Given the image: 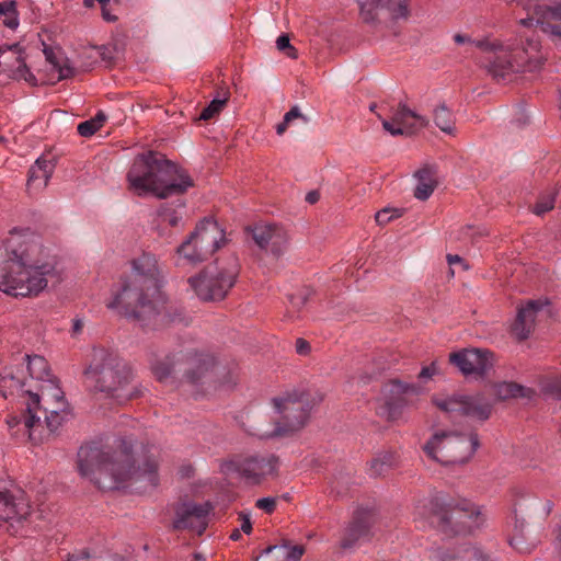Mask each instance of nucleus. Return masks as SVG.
<instances>
[{
    "label": "nucleus",
    "instance_id": "nucleus-1",
    "mask_svg": "<svg viewBox=\"0 0 561 561\" xmlns=\"http://www.w3.org/2000/svg\"><path fill=\"white\" fill-rule=\"evenodd\" d=\"M130 265L131 274L122 277L118 287L112 289L106 307L119 310L145 328L160 329L183 322V309L162 291L164 273L157 255L144 251Z\"/></svg>",
    "mask_w": 561,
    "mask_h": 561
},
{
    "label": "nucleus",
    "instance_id": "nucleus-2",
    "mask_svg": "<svg viewBox=\"0 0 561 561\" xmlns=\"http://www.w3.org/2000/svg\"><path fill=\"white\" fill-rule=\"evenodd\" d=\"M153 446L121 439L116 449L88 444L78 451V470L101 490H115L126 484L147 491L159 483Z\"/></svg>",
    "mask_w": 561,
    "mask_h": 561
},
{
    "label": "nucleus",
    "instance_id": "nucleus-3",
    "mask_svg": "<svg viewBox=\"0 0 561 561\" xmlns=\"http://www.w3.org/2000/svg\"><path fill=\"white\" fill-rule=\"evenodd\" d=\"M454 41L457 44L470 43L479 48L485 55L484 67L497 82L511 80L515 73L537 71L545 60L539 39L534 33L506 42L491 38L473 41L466 35L456 34Z\"/></svg>",
    "mask_w": 561,
    "mask_h": 561
},
{
    "label": "nucleus",
    "instance_id": "nucleus-4",
    "mask_svg": "<svg viewBox=\"0 0 561 561\" xmlns=\"http://www.w3.org/2000/svg\"><path fill=\"white\" fill-rule=\"evenodd\" d=\"M42 245L24 240L10 249V257L0 265V290L14 296H36L53 278L58 280L54 264L42 262Z\"/></svg>",
    "mask_w": 561,
    "mask_h": 561
},
{
    "label": "nucleus",
    "instance_id": "nucleus-5",
    "mask_svg": "<svg viewBox=\"0 0 561 561\" xmlns=\"http://www.w3.org/2000/svg\"><path fill=\"white\" fill-rule=\"evenodd\" d=\"M127 180L138 195L151 193L159 198L183 194L194 185L186 171L153 151L135 159Z\"/></svg>",
    "mask_w": 561,
    "mask_h": 561
},
{
    "label": "nucleus",
    "instance_id": "nucleus-6",
    "mask_svg": "<svg viewBox=\"0 0 561 561\" xmlns=\"http://www.w3.org/2000/svg\"><path fill=\"white\" fill-rule=\"evenodd\" d=\"M83 375L88 390L101 393L104 398L128 401L138 396L137 392L127 393V388L134 379L130 365L107 350L93 351L92 359Z\"/></svg>",
    "mask_w": 561,
    "mask_h": 561
},
{
    "label": "nucleus",
    "instance_id": "nucleus-7",
    "mask_svg": "<svg viewBox=\"0 0 561 561\" xmlns=\"http://www.w3.org/2000/svg\"><path fill=\"white\" fill-rule=\"evenodd\" d=\"M30 401L26 413L23 415L24 426L28 430V437L34 444H39L51 436L62 424L67 412L65 411L64 394L58 387H49V391H26Z\"/></svg>",
    "mask_w": 561,
    "mask_h": 561
},
{
    "label": "nucleus",
    "instance_id": "nucleus-8",
    "mask_svg": "<svg viewBox=\"0 0 561 561\" xmlns=\"http://www.w3.org/2000/svg\"><path fill=\"white\" fill-rule=\"evenodd\" d=\"M239 274V261L234 254L207 265L198 275L188 278V284L203 301L222 300L233 287Z\"/></svg>",
    "mask_w": 561,
    "mask_h": 561
},
{
    "label": "nucleus",
    "instance_id": "nucleus-9",
    "mask_svg": "<svg viewBox=\"0 0 561 561\" xmlns=\"http://www.w3.org/2000/svg\"><path fill=\"white\" fill-rule=\"evenodd\" d=\"M178 366L183 367V378L186 382L197 385L209 375L215 366V358L209 354L190 351L173 353L164 357L154 356L150 360L151 371L159 381L171 377Z\"/></svg>",
    "mask_w": 561,
    "mask_h": 561
},
{
    "label": "nucleus",
    "instance_id": "nucleus-10",
    "mask_svg": "<svg viewBox=\"0 0 561 561\" xmlns=\"http://www.w3.org/2000/svg\"><path fill=\"white\" fill-rule=\"evenodd\" d=\"M431 524L446 536H465L482 524L479 508L467 501L458 504H443L435 499L431 501Z\"/></svg>",
    "mask_w": 561,
    "mask_h": 561
},
{
    "label": "nucleus",
    "instance_id": "nucleus-11",
    "mask_svg": "<svg viewBox=\"0 0 561 561\" xmlns=\"http://www.w3.org/2000/svg\"><path fill=\"white\" fill-rule=\"evenodd\" d=\"M478 447V435L473 432L467 435L457 432H439L426 442L423 449L433 460L444 466H451L466 463Z\"/></svg>",
    "mask_w": 561,
    "mask_h": 561
},
{
    "label": "nucleus",
    "instance_id": "nucleus-12",
    "mask_svg": "<svg viewBox=\"0 0 561 561\" xmlns=\"http://www.w3.org/2000/svg\"><path fill=\"white\" fill-rule=\"evenodd\" d=\"M272 403L278 417L274 421L273 430L256 434L260 438L289 435L306 425L311 407L305 393L276 397L272 399Z\"/></svg>",
    "mask_w": 561,
    "mask_h": 561
},
{
    "label": "nucleus",
    "instance_id": "nucleus-13",
    "mask_svg": "<svg viewBox=\"0 0 561 561\" xmlns=\"http://www.w3.org/2000/svg\"><path fill=\"white\" fill-rule=\"evenodd\" d=\"M226 242L225 232L218 222L210 218L203 219L178 248L180 259L190 264L207 260Z\"/></svg>",
    "mask_w": 561,
    "mask_h": 561
},
{
    "label": "nucleus",
    "instance_id": "nucleus-14",
    "mask_svg": "<svg viewBox=\"0 0 561 561\" xmlns=\"http://www.w3.org/2000/svg\"><path fill=\"white\" fill-rule=\"evenodd\" d=\"M518 4L529 12L533 11L535 16L519 20V24L527 30L518 34L515 38H519L524 34L534 33L541 44L538 34L531 30L534 25L540 26L543 33L552 37L561 38V0H518ZM540 48L542 47L540 46ZM541 51L545 59H547L543 49H541ZM545 62H542V65Z\"/></svg>",
    "mask_w": 561,
    "mask_h": 561
},
{
    "label": "nucleus",
    "instance_id": "nucleus-15",
    "mask_svg": "<svg viewBox=\"0 0 561 561\" xmlns=\"http://www.w3.org/2000/svg\"><path fill=\"white\" fill-rule=\"evenodd\" d=\"M434 404L448 414H458L486 421L492 413L493 403L484 393L453 394L446 398H434Z\"/></svg>",
    "mask_w": 561,
    "mask_h": 561
},
{
    "label": "nucleus",
    "instance_id": "nucleus-16",
    "mask_svg": "<svg viewBox=\"0 0 561 561\" xmlns=\"http://www.w3.org/2000/svg\"><path fill=\"white\" fill-rule=\"evenodd\" d=\"M420 390V387L414 383H404L398 379L389 380L382 386V404L378 413L388 421L398 420L403 408L409 403L408 397L417 396Z\"/></svg>",
    "mask_w": 561,
    "mask_h": 561
},
{
    "label": "nucleus",
    "instance_id": "nucleus-17",
    "mask_svg": "<svg viewBox=\"0 0 561 561\" xmlns=\"http://www.w3.org/2000/svg\"><path fill=\"white\" fill-rule=\"evenodd\" d=\"M245 230L261 250L276 259L280 257L288 249L289 236L280 225L260 222L253 227H247Z\"/></svg>",
    "mask_w": 561,
    "mask_h": 561
},
{
    "label": "nucleus",
    "instance_id": "nucleus-18",
    "mask_svg": "<svg viewBox=\"0 0 561 561\" xmlns=\"http://www.w3.org/2000/svg\"><path fill=\"white\" fill-rule=\"evenodd\" d=\"M449 362L465 376L483 377L493 366V353L486 348H462L450 353Z\"/></svg>",
    "mask_w": 561,
    "mask_h": 561
},
{
    "label": "nucleus",
    "instance_id": "nucleus-19",
    "mask_svg": "<svg viewBox=\"0 0 561 561\" xmlns=\"http://www.w3.org/2000/svg\"><path fill=\"white\" fill-rule=\"evenodd\" d=\"M214 506L209 503L187 502L179 505L175 510V518L172 523L174 530L188 529L202 535L208 526V515Z\"/></svg>",
    "mask_w": 561,
    "mask_h": 561
},
{
    "label": "nucleus",
    "instance_id": "nucleus-20",
    "mask_svg": "<svg viewBox=\"0 0 561 561\" xmlns=\"http://www.w3.org/2000/svg\"><path fill=\"white\" fill-rule=\"evenodd\" d=\"M408 2L409 0H367L360 5V15L366 23H375L380 16L407 19L410 15Z\"/></svg>",
    "mask_w": 561,
    "mask_h": 561
},
{
    "label": "nucleus",
    "instance_id": "nucleus-21",
    "mask_svg": "<svg viewBox=\"0 0 561 561\" xmlns=\"http://www.w3.org/2000/svg\"><path fill=\"white\" fill-rule=\"evenodd\" d=\"M382 127L392 136L411 135L416 129L428 126L430 121L400 103L391 121L382 119Z\"/></svg>",
    "mask_w": 561,
    "mask_h": 561
},
{
    "label": "nucleus",
    "instance_id": "nucleus-22",
    "mask_svg": "<svg viewBox=\"0 0 561 561\" xmlns=\"http://www.w3.org/2000/svg\"><path fill=\"white\" fill-rule=\"evenodd\" d=\"M376 523V513L371 508H358L352 522L345 528L340 546L343 549L353 548L359 539L369 535Z\"/></svg>",
    "mask_w": 561,
    "mask_h": 561
},
{
    "label": "nucleus",
    "instance_id": "nucleus-23",
    "mask_svg": "<svg viewBox=\"0 0 561 561\" xmlns=\"http://www.w3.org/2000/svg\"><path fill=\"white\" fill-rule=\"evenodd\" d=\"M276 468L275 456H253L239 461L236 470L245 480L259 484L265 477L273 474Z\"/></svg>",
    "mask_w": 561,
    "mask_h": 561
},
{
    "label": "nucleus",
    "instance_id": "nucleus-24",
    "mask_svg": "<svg viewBox=\"0 0 561 561\" xmlns=\"http://www.w3.org/2000/svg\"><path fill=\"white\" fill-rule=\"evenodd\" d=\"M547 305V300L536 299L528 300L518 308L515 322L512 327V332L518 340L523 341L528 339L535 328L539 312H541Z\"/></svg>",
    "mask_w": 561,
    "mask_h": 561
},
{
    "label": "nucleus",
    "instance_id": "nucleus-25",
    "mask_svg": "<svg viewBox=\"0 0 561 561\" xmlns=\"http://www.w3.org/2000/svg\"><path fill=\"white\" fill-rule=\"evenodd\" d=\"M8 50L12 53L13 60L3 61V72L8 75L10 79L23 80L30 85L34 87L37 84V79L30 70L25 62V50L20 43H14L8 46Z\"/></svg>",
    "mask_w": 561,
    "mask_h": 561
},
{
    "label": "nucleus",
    "instance_id": "nucleus-26",
    "mask_svg": "<svg viewBox=\"0 0 561 561\" xmlns=\"http://www.w3.org/2000/svg\"><path fill=\"white\" fill-rule=\"evenodd\" d=\"M515 522L510 545L520 553H530L538 545L539 538L531 530L527 529L525 518L519 515L517 508L514 511Z\"/></svg>",
    "mask_w": 561,
    "mask_h": 561
},
{
    "label": "nucleus",
    "instance_id": "nucleus-27",
    "mask_svg": "<svg viewBox=\"0 0 561 561\" xmlns=\"http://www.w3.org/2000/svg\"><path fill=\"white\" fill-rule=\"evenodd\" d=\"M54 169L55 164L51 160L44 157L38 158L28 171V188L42 190L46 187Z\"/></svg>",
    "mask_w": 561,
    "mask_h": 561
},
{
    "label": "nucleus",
    "instance_id": "nucleus-28",
    "mask_svg": "<svg viewBox=\"0 0 561 561\" xmlns=\"http://www.w3.org/2000/svg\"><path fill=\"white\" fill-rule=\"evenodd\" d=\"M414 176L417 180L414 197L419 201L428 199L437 186L436 169L432 165H425L417 170Z\"/></svg>",
    "mask_w": 561,
    "mask_h": 561
},
{
    "label": "nucleus",
    "instance_id": "nucleus-29",
    "mask_svg": "<svg viewBox=\"0 0 561 561\" xmlns=\"http://www.w3.org/2000/svg\"><path fill=\"white\" fill-rule=\"evenodd\" d=\"M456 558L462 561H486L489 557L479 548L472 546L463 547L457 556L450 554L442 548H437L431 553V559L434 561H454Z\"/></svg>",
    "mask_w": 561,
    "mask_h": 561
},
{
    "label": "nucleus",
    "instance_id": "nucleus-30",
    "mask_svg": "<svg viewBox=\"0 0 561 561\" xmlns=\"http://www.w3.org/2000/svg\"><path fill=\"white\" fill-rule=\"evenodd\" d=\"M0 525L4 522L21 519L26 511L16 502L15 496L8 490L0 491Z\"/></svg>",
    "mask_w": 561,
    "mask_h": 561
},
{
    "label": "nucleus",
    "instance_id": "nucleus-31",
    "mask_svg": "<svg viewBox=\"0 0 561 561\" xmlns=\"http://www.w3.org/2000/svg\"><path fill=\"white\" fill-rule=\"evenodd\" d=\"M44 55L46 60L54 67L58 72V80L69 79L75 76L76 70L71 66L68 58L64 57L61 53H55L51 47L45 46Z\"/></svg>",
    "mask_w": 561,
    "mask_h": 561
},
{
    "label": "nucleus",
    "instance_id": "nucleus-32",
    "mask_svg": "<svg viewBox=\"0 0 561 561\" xmlns=\"http://www.w3.org/2000/svg\"><path fill=\"white\" fill-rule=\"evenodd\" d=\"M44 55L46 60L54 67L58 72V80L69 79L75 76L76 70L71 66L68 58L64 57L61 53H55L51 47L45 46Z\"/></svg>",
    "mask_w": 561,
    "mask_h": 561
},
{
    "label": "nucleus",
    "instance_id": "nucleus-33",
    "mask_svg": "<svg viewBox=\"0 0 561 561\" xmlns=\"http://www.w3.org/2000/svg\"><path fill=\"white\" fill-rule=\"evenodd\" d=\"M398 462V457L393 451H381L370 461L368 472L371 477H380L389 472Z\"/></svg>",
    "mask_w": 561,
    "mask_h": 561
},
{
    "label": "nucleus",
    "instance_id": "nucleus-34",
    "mask_svg": "<svg viewBox=\"0 0 561 561\" xmlns=\"http://www.w3.org/2000/svg\"><path fill=\"white\" fill-rule=\"evenodd\" d=\"M530 390L513 381H503L493 386V393L499 400L524 398L529 396Z\"/></svg>",
    "mask_w": 561,
    "mask_h": 561
},
{
    "label": "nucleus",
    "instance_id": "nucleus-35",
    "mask_svg": "<svg viewBox=\"0 0 561 561\" xmlns=\"http://www.w3.org/2000/svg\"><path fill=\"white\" fill-rule=\"evenodd\" d=\"M433 118L435 125L446 134H454L455 131V117L453 112L446 106V104L438 105L433 112Z\"/></svg>",
    "mask_w": 561,
    "mask_h": 561
},
{
    "label": "nucleus",
    "instance_id": "nucleus-36",
    "mask_svg": "<svg viewBox=\"0 0 561 561\" xmlns=\"http://www.w3.org/2000/svg\"><path fill=\"white\" fill-rule=\"evenodd\" d=\"M24 359L26 362V368L31 378L43 380L48 376V363L43 356L25 355Z\"/></svg>",
    "mask_w": 561,
    "mask_h": 561
},
{
    "label": "nucleus",
    "instance_id": "nucleus-37",
    "mask_svg": "<svg viewBox=\"0 0 561 561\" xmlns=\"http://www.w3.org/2000/svg\"><path fill=\"white\" fill-rule=\"evenodd\" d=\"M283 550V560L282 561H300L301 557L305 553V546L302 545H295L290 546L288 541H285L280 546H268L263 553L268 554L273 550ZM259 559L256 558L255 561Z\"/></svg>",
    "mask_w": 561,
    "mask_h": 561
},
{
    "label": "nucleus",
    "instance_id": "nucleus-38",
    "mask_svg": "<svg viewBox=\"0 0 561 561\" xmlns=\"http://www.w3.org/2000/svg\"><path fill=\"white\" fill-rule=\"evenodd\" d=\"M229 91L222 90L199 114V119L208 121L219 114L229 100Z\"/></svg>",
    "mask_w": 561,
    "mask_h": 561
},
{
    "label": "nucleus",
    "instance_id": "nucleus-39",
    "mask_svg": "<svg viewBox=\"0 0 561 561\" xmlns=\"http://www.w3.org/2000/svg\"><path fill=\"white\" fill-rule=\"evenodd\" d=\"M25 386V380L19 375H14L12 373H5L0 377V389L3 393V397H7L5 389L10 390V393L13 394L14 390L23 391ZM27 390H24L25 393Z\"/></svg>",
    "mask_w": 561,
    "mask_h": 561
},
{
    "label": "nucleus",
    "instance_id": "nucleus-40",
    "mask_svg": "<svg viewBox=\"0 0 561 561\" xmlns=\"http://www.w3.org/2000/svg\"><path fill=\"white\" fill-rule=\"evenodd\" d=\"M158 218L161 224H168L172 227H175L179 225V222L182 219V216L176 213L175 209L168 205H162L158 209Z\"/></svg>",
    "mask_w": 561,
    "mask_h": 561
},
{
    "label": "nucleus",
    "instance_id": "nucleus-41",
    "mask_svg": "<svg viewBox=\"0 0 561 561\" xmlns=\"http://www.w3.org/2000/svg\"><path fill=\"white\" fill-rule=\"evenodd\" d=\"M554 206V194L541 197L534 206V213L538 216L551 210Z\"/></svg>",
    "mask_w": 561,
    "mask_h": 561
},
{
    "label": "nucleus",
    "instance_id": "nucleus-42",
    "mask_svg": "<svg viewBox=\"0 0 561 561\" xmlns=\"http://www.w3.org/2000/svg\"><path fill=\"white\" fill-rule=\"evenodd\" d=\"M276 46L279 51L285 53L289 58H297V49L290 45L288 35L283 34L278 36Z\"/></svg>",
    "mask_w": 561,
    "mask_h": 561
},
{
    "label": "nucleus",
    "instance_id": "nucleus-43",
    "mask_svg": "<svg viewBox=\"0 0 561 561\" xmlns=\"http://www.w3.org/2000/svg\"><path fill=\"white\" fill-rule=\"evenodd\" d=\"M400 216L401 213L399 209L383 208L376 213L375 219L378 225L383 226L390 222L393 218H398Z\"/></svg>",
    "mask_w": 561,
    "mask_h": 561
},
{
    "label": "nucleus",
    "instance_id": "nucleus-44",
    "mask_svg": "<svg viewBox=\"0 0 561 561\" xmlns=\"http://www.w3.org/2000/svg\"><path fill=\"white\" fill-rule=\"evenodd\" d=\"M309 290L308 289H304V290H300L296 294H293V295H289V301H290V305L294 307V308H297V309H300L302 308L308 298H309Z\"/></svg>",
    "mask_w": 561,
    "mask_h": 561
},
{
    "label": "nucleus",
    "instance_id": "nucleus-45",
    "mask_svg": "<svg viewBox=\"0 0 561 561\" xmlns=\"http://www.w3.org/2000/svg\"><path fill=\"white\" fill-rule=\"evenodd\" d=\"M277 499L276 497H262L256 500L255 506L266 514H272L276 510Z\"/></svg>",
    "mask_w": 561,
    "mask_h": 561
},
{
    "label": "nucleus",
    "instance_id": "nucleus-46",
    "mask_svg": "<svg viewBox=\"0 0 561 561\" xmlns=\"http://www.w3.org/2000/svg\"><path fill=\"white\" fill-rule=\"evenodd\" d=\"M351 480L350 474H343L340 473L339 476L334 477V479L331 482L332 491H335L336 494L342 495L345 492L344 484H347V482Z\"/></svg>",
    "mask_w": 561,
    "mask_h": 561
},
{
    "label": "nucleus",
    "instance_id": "nucleus-47",
    "mask_svg": "<svg viewBox=\"0 0 561 561\" xmlns=\"http://www.w3.org/2000/svg\"><path fill=\"white\" fill-rule=\"evenodd\" d=\"M78 134L82 137H90L94 135L99 128L95 126V123L91 119L84 121L78 125Z\"/></svg>",
    "mask_w": 561,
    "mask_h": 561
},
{
    "label": "nucleus",
    "instance_id": "nucleus-48",
    "mask_svg": "<svg viewBox=\"0 0 561 561\" xmlns=\"http://www.w3.org/2000/svg\"><path fill=\"white\" fill-rule=\"evenodd\" d=\"M238 519L240 520V531H243L247 535H250L252 531V522L250 513L247 512H239L238 513Z\"/></svg>",
    "mask_w": 561,
    "mask_h": 561
},
{
    "label": "nucleus",
    "instance_id": "nucleus-49",
    "mask_svg": "<svg viewBox=\"0 0 561 561\" xmlns=\"http://www.w3.org/2000/svg\"><path fill=\"white\" fill-rule=\"evenodd\" d=\"M438 373V368L436 365V362H433L428 366H424L421 371L419 373V378L423 380L431 379L433 376H435Z\"/></svg>",
    "mask_w": 561,
    "mask_h": 561
},
{
    "label": "nucleus",
    "instance_id": "nucleus-50",
    "mask_svg": "<svg viewBox=\"0 0 561 561\" xmlns=\"http://www.w3.org/2000/svg\"><path fill=\"white\" fill-rule=\"evenodd\" d=\"M18 10V3L14 0L0 2V18L7 14H15Z\"/></svg>",
    "mask_w": 561,
    "mask_h": 561
},
{
    "label": "nucleus",
    "instance_id": "nucleus-51",
    "mask_svg": "<svg viewBox=\"0 0 561 561\" xmlns=\"http://www.w3.org/2000/svg\"><path fill=\"white\" fill-rule=\"evenodd\" d=\"M296 118H301L304 122H308V118L300 112L299 107L297 105L293 106L285 115L284 119L285 123H290L291 121Z\"/></svg>",
    "mask_w": 561,
    "mask_h": 561
},
{
    "label": "nucleus",
    "instance_id": "nucleus-52",
    "mask_svg": "<svg viewBox=\"0 0 561 561\" xmlns=\"http://www.w3.org/2000/svg\"><path fill=\"white\" fill-rule=\"evenodd\" d=\"M295 346H296L297 354L302 355V356L308 355L311 351L310 343L301 337L296 340Z\"/></svg>",
    "mask_w": 561,
    "mask_h": 561
},
{
    "label": "nucleus",
    "instance_id": "nucleus-53",
    "mask_svg": "<svg viewBox=\"0 0 561 561\" xmlns=\"http://www.w3.org/2000/svg\"><path fill=\"white\" fill-rule=\"evenodd\" d=\"M10 15H11L10 18H8L3 21V24L9 28L14 30L19 26V18H18L19 13L16 12L15 14H10Z\"/></svg>",
    "mask_w": 561,
    "mask_h": 561
},
{
    "label": "nucleus",
    "instance_id": "nucleus-54",
    "mask_svg": "<svg viewBox=\"0 0 561 561\" xmlns=\"http://www.w3.org/2000/svg\"><path fill=\"white\" fill-rule=\"evenodd\" d=\"M548 389L556 393L558 397H561V378L556 379L548 385Z\"/></svg>",
    "mask_w": 561,
    "mask_h": 561
},
{
    "label": "nucleus",
    "instance_id": "nucleus-55",
    "mask_svg": "<svg viewBox=\"0 0 561 561\" xmlns=\"http://www.w3.org/2000/svg\"><path fill=\"white\" fill-rule=\"evenodd\" d=\"M320 199V193L318 191H310L306 195V202L309 204H316Z\"/></svg>",
    "mask_w": 561,
    "mask_h": 561
},
{
    "label": "nucleus",
    "instance_id": "nucleus-56",
    "mask_svg": "<svg viewBox=\"0 0 561 561\" xmlns=\"http://www.w3.org/2000/svg\"><path fill=\"white\" fill-rule=\"evenodd\" d=\"M91 121L94 122L95 126L100 129L106 121V116L103 112H99Z\"/></svg>",
    "mask_w": 561,
    "mask_h": 561
},
{
    "label": "nucleus",
    "instance_id": "nucleus-57",
    "mask_svg": "<svg viewBox=\"0 0 561 561\" xmlns=\"http://www.w3.org/2000/svg\"><path fill=\"white\" fill-rule=\"evenodd\" d=\"M102 16L107 22H115L117 19L115 15L110 13L106 7L102 8Z\"/></svg>",
    "mask_w": 561,
    "mask_h": 561
},
{
    "label": "nucleus",
    "instance_id": "nucleus-58",
    "mask_svg": "<svg viewBox=\"0 0 561 561\" xmlns=\"http://www.w3.org/2000/svg\"><path fill=\"white\" fill-rule=\"evenodd\" d=\"M447 262L449 265H453L455 263H462V259L457 254H448Z\"/></svg>",
    "mask_w": 561,
    "mask_h": 561
},
{
    "label": "nucleus",
    "instance_id": "nucleus-59",
    "mask_svg": "<svg viewBox=\"0 0 561 561\" xmlns=\"http://www.w3.org/2000/svg\"><path fill=\"white\" fill-rule=\"evenodd\" d=\"M287 127H288V123H285V119L283 118V122H280L276 126L277 135H279V136L283 135L286 131Z\"/></svg>",
    "mask_w": 561,
    "mask_h": 561
},
{
    "label": "nucleus",
    "instance_id": "nucleus-60",
    "mask_svg": "<svg viewBox=\"0 0 561 561\" xmlns=\"http://www.w3.org/2000/svg\"><path fill=\"white\" fill-rule=\"evenodd\" d=\"M83 322L81 320H75L73 321V332L79 333L82 330Z\"/></svg>",
    "mask_w": 561,
    "mask_h": 561
},
{
    "label": "nucleus",
    "instance_id": "nucleus-61",
    "mask_svg": "<svg viewBox=\"0 0 561 561\" xmlns=\"http://www.w3.org/2000/svg\"><path fill=\"white\" fill-rule=\"evenodd\" d=\"M240 538H241L240 529H238V528L233 529L232 533L230 534V539L233 541H238Z\"/></svg>",
    "mask_w": 561,
    "mask_h": 561
},
{
    "label": "nucleus",
    "instance_id": "nucleus-62",
    "mask_svg": "<svg viewBox=\"0 0 561 561\" xmlns=\"http://www.w3.org/2000/svg\"><path fill=\"white\" fill-rule=\"evenodd\" d=\"M89 557H90L89 552H87V551H82V552L80 553V556H75V554H73V556H71V557L69 558V561H76V560H78L79 558H89Z\"/></svg>",
    "mask_w": 561,
    "mask_h": 561
},
{
    "label": "nucleus",
    "instance_id": "nucleus-63",
    "mask_svg": "<svg viewBox=\"0 0 561 561\" xmlns=\"http://www.w3.org/2000/svg\"><path fill=\"white\" fill-rule=\"evenodd\" d=\"M552 510V503L550 501H547L545 504H543V512L546 515L550 514Z\"/></svg>",
    "mask_w": 561,
    "mask_h": 561
},
{
    "label": "nucleus",
    "instance_id": "nucleus-64",
    "mask_svg": "<svg viewBox=\"0 0 561 561\" xmlns=\"http://www.w3.org/2000/svg\"><path fill=\"white\" fill-rule=\"evenodd\" d=\"M194 559H195V561H204L205 560V558L201 553H195Z\"/></svg>",
    "mask_w": 561,
    "mask_h": 561
}]
</instances>
